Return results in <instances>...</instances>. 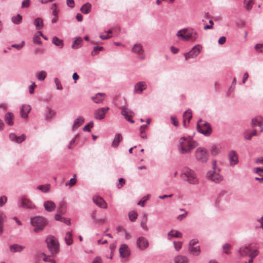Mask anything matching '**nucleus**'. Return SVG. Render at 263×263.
<instances>
[{
	"instance_id": "nucleus-6",
	"label": "nucleus",
	"mask_w": 263,
	"mask_h": 263,
	"mask_svg": "<svg viewBox=\"0 0 263 263\" xmlns=\"http://www.w3.org/2000/svg\"><path fill=\"white\" fill-rule=\"evenodd\" d=\"M47 247L52 254H57L59 251V243L58 240L52 236H49L46 239Z\"/></svg>"
},
{
	"instance_id": "nucleus-54",
	"label": "nucleus",
	"mask_w": 263,
	"mask_h": 263,
	"mask_svg": "<svg viewBox=\"0 0 263 263\" xmlns=\"http://www.w3.org/2000/svg\"><path fill=\"white\" fill-rule=\"evenodd\" d=\"M144 220L141 222V226L143 229H146L147 226H146V221H147V216L146 215H144Z\"/></svg>"
},
{
	"instance_id": "nucleus-63",
	"label": "nucleus",
	"mask_w": 263,
	"mask_h": 263,
	"mask_svg": "<svg viewBox=\"0 0 263 263\" xmlns=\"http://www.w3.org/2000/svg\"><path fill=\"white\" fill-rule=\"evenodd\" d=\"M24 42L23 41L21 44H13L12 45V47H14V48H16L17 49L19 50L20 49H21L23 46H24Z\"/></svg>"
},
{
	"instance_id": "nucleus-33",
	"label": "nucleus",
	"mask_w": 263,
	"mask_h": 263,
	"mask_svg": "<svg viewBox=\"0 0 263 263\" xmlns=\"http://www.w3.org/2000/svg\"><path fill=\"white\" fill-rule=\"evenodd\" d=\"M175 263H188L186 257L183 255H178L174 258Z\"/></svg>"
},
{
	"instance_id": "nucleus-61",
	"label": "nucleus",
	"mask_w": 263,
	"mask_h": 263,
	"mask_svg": "<svg viewBox=\"0 0 263 263\" xmlns=\"http://www.w3.org/2000/svg\"><path fill=\"white\" fill-rule=\"evenodd\" d=\"M66 4L68 6L71 8L74 7V2L73 0H66Z\"/></svg>"
},
{
	"instance_id": "nucleus-18",
	"label": "nucleus",
	"mask_w": 263,
	"mask_h": 263,
	"mask_svg": "<svg viewBox=\"0 0 263 263\" xmlns=\"http://www.w3.org/2000/svg\"><path fill=\"white\" fill-rule=\"evenodd\" d=\"M229 160L230 165L233 166L238 162V156L235 151H231L229 154Z\"/></svg>"
},
{
	"instance_id": "nucleus-7",
	"label": "nucleus",
	"mask_w": 263,
	"mask_h": 263,
	"mask_svg": "<svg viewBox=\"0 0 263 263\" xmlns=\"http://www.w3.org/2000/svg\"><path fill=\"white\" fill-rule=\"evenodd\" d=\"M201 120H199L198 122L197 129L198 132L203 135L208 136L211 135L212 128L208 123H200Z\"/></svg>"
},
{
	"instance_id": "nucleus-4",
	"label": "nucleus",
	"mask_w": 263,
	"mask_h": 263,
	"mask_svg": "<svg viewBox=\"0 0 263 263\" xmlns=\"http://www.w3.org/2000/svg\"><path fill=\"white\" fill-rule=\"evenodd\" d=\"M181 177L191 184H196L198 181L194 172L189 168L182 170Z\"/></svg>"
},
{
	"instance_id": "nucleus-30",
	"label": "nucleus",
	"mask_w": 263,
	"mask_h": 263,
	"mask_svg": "<svg viewBox=\"0 0 263 263\" xmlns=\"http://www.w3.org/2000/svg\"><path fill=\"white\" fill-rule=\"evenodd\" d=\"M66 204L64 201H61L58 205L57 212L61 214H64L66 212Z\"/></svg>"
},
{
	"instance_id": "nucleus-19",
	"label": "nucleus",
	"mask_w": 263,
	"mask_h": 263,
	"mask_svg": "<svg viewBox=\"0 0 263 263\" xmlns=\"http://www.w3.org/2000/svg\"><path fill=\"white\" fill-rule=\"evenodd\" d=\"M31 110L30 106L28 105H23L20 110L21 116L23 118H27L28 114Z\"/></svg>"
},
{
	"instance_id": "nucleus-28",
	"label": "nucleus",
	"mask_w": 263,
	"mask_h": 263,
	"mask_svg": "<svg viewBox=\"0 0 263 263\" xmlns=\"http://www.w3.org/2000/svg\"><path fill=\"white\" fill-rule=\"evenodd\" d=\"M46 109L47 112L45 115V117L46 120H50L55 116V111L50 107H47Z\"/></svg>"
},
{
	"instance_id": "nucleus-2",
	"label": "nucleus",
	"mask_w": 263,
	"mask_h": 263,
	"mask_svg": "<svg viewBox=\"0 0 263 263\" xmlns=\"http://www.w3.org/2000/svg\"><path fill=\"white\" fill-rule=\"evenodd\" d=\"M176 35L184 41H195L198 37V33L194 30L184 29L177 32Z\"/></svg>"
},
{
	"instance_id": "nucleus-57",
	"label": "nucleus",
	"mask_w": 263,
	"mask_h": 263,
	"mask_svg": "<svg viewBox=\"0 0 263 263\" xmlns=\"http://www.w3.org/2000/svg\"><path fill=\"white\" fill-rule=\"evenodd\" d=\"M174 244L175 248L176 250V251H179L181 249V246H182V243L181 242L174 241Z\"/></svg>"
},
{
	"instance_id": "nucleus-52",
	"label": "nucleus",
	"mask_w": 263,
	"mask_h": 263,
	"mask_svg": "<svg viewBox=\"0 0 263 263\" xmlns=\"http://www.w3.org/2000/svg\"><path fill=\"white\" fill-rule=\"evenodd\" d=\"M124 179L123 178H121L119 179V183L117 185V186L119 189H120L124 185Z\"/></svg>"
},
{
	"instance_id": "nucleus-46",
	"label": "nucleus",
	"mask_w": 263,
	"mask_h": 263,
	"mask_svg": "<svg viewBox=\"0 0 263 263\" xmlns=\"http://www.w3.org/2000/svg\"><path fill=\"white\" fill-rule=\"evenodd\" d=\"M93 125V123L92 121L90 122L87 125H86L84 127L83 130L84 132H90V128L92 127Z\"/></svg>"
},
{
	"instance_id": "nucleus-38",
	"label": "nucleus",
	"mask_w": 263,
	"mask_h": 263,
	"mask_svg": "<svg viewBox=\"0 0 263 263\" xmlns=\"http://www.w3.org/2000/svg\"><path fill=\"white\" fill-rule=\"evenodd\" d=\"M257 134L256 130H253L252 132L249 133L248 131H246L244 133V137L248 140H251L253 136H255Z\"/></svg>"
},
{
	"instance_id": "nucleus-41",
	"label": "nucleus",
	"mask_w": 263,
	"mask_h": 263,
	"mask_svg": "<svg viewBox=\"0 0 263 263\" xmlns=\"http://www.w3.org/2000/svg\"><path fill=\"white\" fill-rule=\"evenodd\" d=\"M50 186V184L40 185L37 187V189L44 193H47L49 191Z\"/></svg>"
},
{
	"instance_id": "nucleus-34",
	"label": "nucleus",
	"mask_w": 263,
	"mask_h": 263,
	"mask_svg": "<svg viewBox=\"0 0 263 263\" xmlns=\"http://www.w3.org/2000/svg\"><path fill=\"white\" fill-rule=\"evenodd\" d=\"M72 232H67L65 234V243L68 246H70L73 243V239L72 238Z\"/></svg>"
},
{
	"instance_id": "nucleus-50",
	"label": "nucleus",
	"mask_w": 263,
	"mask_h": 263,
	"mask_svg": "<svg viewBox=\"0 0 263 263\" xmlns=\"http://www.w3.org/2000/svg\"><path fill=\"white\" fill-rule=\"evenodd\" d=\"M30 5V0H24L22 4V8H28L29 7Z\"/></svg>"
},
{
	"instance_id": "nucleus-32",
	"label": "nucleus",
	"mask_w": 263,
	"mask_h": 263,
	"mask_svg": "<svg viewBox=\"0 0 263 263\" xmlns=\"http://www.w3.org/2000/svg\"><path fill=\"white\" fill-rule=\"evenodd\" d=\"M91 9V4L90 3H87L82 6L80 9V10L84 14H88L90 12Z\"/></svg>"
},
{
	"instance_id": "nucleus-16",
	"label": "nucleus",
	"mask_w": 263,
	"mask_h": 263,
	"mask_svg": "<svg viewBox=\"0 0 263 263\" xmlns=\"http://www.w3.org/2000/svg\"><path fill=\"white\" fill-rule=\"evenodd\" d=\"M18 203L20 206L25 209H33L34 206L33 203L26 198H22Z\"/></svg>"
},
{
	"instance_id": "nucleus-12",
	"label": "nucleus",
	"mask_w": 263,
	"mask_h": 263,
	"mask_svg": "<svg viewBox=\"0 0 263 263\" xmlns=\"http://www.w3.org/2000/svg\"><path fill=\"white\" fill-rule=\"evenodd\" d=\"M121 114L124 117L125 119L129 122L132 123H134L135 122L134 120L131 119V118L134 116L135 114L132 110H131L129 108H123Z\"/></svg>"
},
{
	"instance_id": "nucleus-44",
	"label": "nucleus",
	"mask_w": 263,
	"mask_h": 263,
	"mask_svg": "<svg viewBox=\"0 0 263 263\" xmlns=\"http://www.w3.org/2000/svg\"><path fill=\"white\" fill-rule=\"evenodd\" d=\"M245 8L247 10H250L252 8V5L254 3V0H245Z\"/></svg>"
},
{
	"instance_id": "nucleus-42",
	"label": "nucleus",
	"mask_w": 263,
	"mask_h": 263,
	"mask_svg": "<svg viewBox=\"0 0 263 263\" xmlns=\"http://www.w3.org/2000/svg\"><path fill=\"white\" fill-rule=\"evenodd\" d=\"M133 52L136 53H140L142 51V48L140 44H135L132 48Z\"/></svg>"
},
{
	"instance_id": "nucleus-51",
	"label": "nucleus",
	"mask_w": 263,
	"mask_h": 263,
	"mask_svg": "<svg viewBox=\"0 0 263 263\" xmlns=\"http://www.w3.org/2000/svg\"><path fill=\"white\" fill-rule=\"evenodd\" d=\"M220 152V149L216 146H213L211 148V153L212 154L216 155Z\"/></svg>"
},
{
	"instance_id": "nucleus-23",
	"label": "nucleus",
	"mask_w": 263,
	"mask_h": 263,
	"mask_svg": "<svg viewBox=\"0 0 263 263\" xmlns=\"http://www.w3.org/2000/svg\"><path fill=\"white\" fill-rule=\"evenodd\" d=\"M183 123L184 125L185 126L186 125V123H189L192 117V111L190 109H188L185 111L183 114Z\"/></svg>"
},
{
	"instance_id": "nucleus-49",
	"label": "nucleus",
	"mask_w": 263,
	"mask_h": 263,
	"mask_svg": "<svg viewBox=\"0 0 263 263\" xmlns=\"http://www.w3.org/2000/svg\"><path fill=\"white\" fill-rule=\"evenodd\" d=\"M76 177V175H74L73 178L70 179V180H69V181L68 182L66 183V185H67L68 184H69L70 186L74 185L76 183V180L75 178Z\"/></svg>"
},
{
	"instance_id": "nucleus-39",
	"label": "nucleus",
	"mask_w": 263,
	"mask_h": 263,
	"mask_svg": "<svg viewBox=\"0 0 263 263\" xmlns=\"http://www.w3.org/2000/svg\"><path fill=\"white\" fill-rule=\"evenodd\" d=\"M12 22L15 24H20L22 21V17L20 14H17L16 16H14L11 18Z\"/></svg>"
},
{
	"instance_id": "nucleus-17",
	"label": "nucleus",
	"mask_w": 263,
	"mask_h": 263,
	"mask_svg": "<svg viewBox=\"0 0 263 263\" xmlns=\"http://www.w3.org/2000/svg\"><path fill=\"white\" fill-rule=\"evenodd\" d=\"M9 138L12 141L17 143H21L25 140L26 136L25 134H22L20 136H17L14 133H11L9 135Z\"/></svg>"
},
{
	"instance_id": "nucleus-10",
	"label": "nucleus",
	"mask_w": 263,
	"mask_h": 263,
	"mask_svg": "<svg viewBox=\"0 0 263 263\" xmlns=\"http://www.w3.org/2000/svg\"><path fill=\"white\" fill-rule=\"evenodd\" d=\"M199 47V45L195 46L192 48L190 52L185 53L184 55L185 60H188L190 59L196 58L200 52Z\"/></svg>"
},
{
	"instance_id": "nucleus-56",
	"label": "nucleus",
	"mask_w": 263,
	"mask_h": 263,
	"mask_svg": "<svg viewBox=\"0 0 263 263\" xmlns=\"http://www.w3.org/2000/svg\"><path fill=\"white\" fill-rule=\"evenodd\" d=\"M263 45L261 44H257L255 46V49L259 52H262Z\"/></svg>"
},
{
	"instance_id": "nucleus-14",
	"label": "nucleus",
	"mask_w": 263,
	"mask_h": 263,
	"mask_svg": "<svg viewBox=\"0 0 263 263\" xmlns=\"http://www.w3.org/2000/svg\"><path fill=\"white\" fill-rule=\"evenodd\" d=\"M93 201L98 206L106 209L107 208V203L105 201L99 196H95L93 197Z\"/></svg>"
},
{
	"instance_id": "nucleus-58",
	"label": "nucleus",
	"mask_w": 263,
	"mask_h": 263,
	"mask_svg": "<svg viewBox=\"0 0 263 263\" xmlns=\"http://www.w3.org/2000/svg\"><path fill=\"white\" fill-rule=\"evenodd\" d=\"M35 86V83L34 82H31V84L29 86L28 89L30 93L32 94L34 92V87Z\"/></svg>"
},
{
	"instance_id": "nucleus-24",
	"label": "nucleus",
	"mask_w": 263,
	"mask_h": 263,
	"mask_svg": "<svg viewBox=\"0 0 263 263\" xmlns=\"http://www.w3.org/2000/svg\"><path fill=\"white\" fill-rule=\"evenodd\" d=\"M105 97L104 93H98L95 97H92V99L96 103H101L103 102Z\"/></svg>"
},
{
	"instance_id": "nucleus-29",
	"label": "nucleus",
	"mask_w": 263,
	"mask_h": 263,
	"mask_svg": "<svg viewBox=\"0 0 263 263\" xmlns=\"http://www.w3.org/2000/svg\"><path fill=\"white\" fill-rule=\"evenodd\" d=\"M24 248L25 247L23 246H21L17 244H14L10 247V251L13 253L17 252H20L24 249Z\"/></svg>"
},
{
	"instance_id": "nucleus-36",
	"label": "nucleus",
	"mask_w": 263,
	"mask_h": 263,
	"mask_svg": "<svg viewBox=\"0 0 263 263\" xmlns=\"http://www.w3.org/2000/svg\"><path fill=\"white\" fill-rule=\"evenodd\" d=\"M34 24L37 30H40L43 27V21L41 18H37L34 20Z\"/></svg>"
},
{
	"instance_id": "nucleus-45",
	"label": "nucleus",
	"mask_w": 263,
	"mask_h": 263,
	"mask_svg": "<svg viewBox=\"0 0 263 263\" xmlns=\"http://www.w3.org/2000/svg\"><path fill=\"white\" fill-rule=\"evenodd\" d=\"M5 216L0 213V235L2 234L3 232L2 222L5 220Z\"/></svg>"
},
{
	"instance_id": "nucleus-64",
	"label": "nucleus",
	"mask_w": 263,
	"mask_h": 263,
	"mask_svg": "<svg viewBox=\"0 0 263 263\" xmlns=\"http://www.w3.org/2000/svg\"><path fill=\"white\" fill-rule=\"evenodd\" d=\"M187 214V212H185L184 213L176 217V219L179 221H181V220H182L183 218H184L186 216Z\"/></svg>"
},
{
	"instance_id": "nucleus-15",
	"label": "nucleus",
	"mask_w": 263,
	"mask_h": 263,
	"mask_svg": "<svg viewBox=\"0 0 263 263\" xmlns=\"http://www.w3.org/2000/svg\"><path fill=\"white\" fill-rule=\"evenodd\" d=\"M146 87L147 85L144 82H138L135 85L134 91L137 93L141 94L144 90L146 89Z\"/></svg>"
},
{
	"instance_id": "nucleus-62",
	"label": "nucleus",
	"mask_w": 263,
	"mask_h": 263,
	"mask_svg": "<svg viewBox=\"0 0 263 263\" xmlns=\"http://www.w3.org/2000/svg\"><path fill=\"white\" fill-rule=\"evenodd\" d=\"M174 234H172V237L176 238H181L182 236V234L178 231H174Z\"/></svg>"
},
{
	"instance_id": "nucleus-21",
	"label": "nucleus",
	"mask_w": 263,
	"mask_h": 263,
	"mask_svg": "<svg viewBox=\"0 0 263 263\" xmlns=\"http://www.w3.org/2000/svg\"><path fill=\"white\" fill-rule=\"evenodd\" d=\"M5 122L9 126L14 124V115L12 112H9L6 114L4 117Z\"/></svg>"
},
{
	"instance_id": "nucleus-8",
	"label": "nucleus",
	"mask_w": 263,
	"mask_h": 263,
	"mask_svg": "<svg viewBox=\"0 0 263 263\" xmlns=\"http://www.w3.org/2000/svg\"><path fill=\"white\" fill-rule=\"evenodd\" d=\"M195 157L198 161L206 162L208 160V154L206 149L203 147L198 148L195 152Z\"/></svg>"
},
{
	"instance_id": "nucleus-11",
	"label": "nucleus",
	"mask_w": 263,
	"mask_h": 263,
	"mask_svg": "<svg viewBox=\"0 0 263 263\" xmlns=\"http://www.w3.org/2000/svg\"><path fill=\"white\" fill-rule=\"evenodd\" d=\"M121 114L124 117L125 119L129 122L132 123H134L135 122L134 120L131 119V118L134 116L135 114L132 110H131L129 108H123Z\"/></svg>"
},
{
	"instance_id": "nucleus-9",
	"label": "nucleus",
	"mask_w": 263,
	"mask_h": 263,
	"mask_svg": "<svg viewBox=\"0 0 263 263\" xmlns=\"http://www.w3.org/2000/svg\"><path fill=\"white\" fill-rule=\"evenodd\" d=\"M109 110V107H102L94 111V117L96 120H101L105 118V114Z\"/></svg>"
},
{
	"instance_id": "nucleus-55",
	"label": "nucleus",
	"mask_w": 263,
	"mask_h": 263,
	"mask_svg": "<svg viewBox=\"0 0 263 263\" xmlns=\"http://www.w3.org/2000/svg\"><path fill=\"white\" fill-rule=\"evenodd\" d=\"M148 198H149V196H148L146 197H145V199H141V200H140L139 201V202L138 203V204L139 205H140V206H142V207L144 206L145 202L148 199Z\"/></svg>"
},
{
	"instance_id": "nucleus-26",
	"label": "nucleus",
	"mask_w": 263,
	"mask_h": 263,
	"mask_svg": "<svg viewBox=\"0 0 263 263\" xmlns=\"http://www.w3.org/2000/svg\"><path fill=\"white\" fill-rule=\"evenodd\" d=\"M250 250H251V249L250 248L249 246H244V247H241L239 249V253L241 256H247V255L249 256V253L250 252Z\"/></svg>"
},
{
	"instance_id": "nucleus-5",
	"label": "nucleus",
	"mask_w": 263,
	"mask_h": 263,
	"mask_svg": "<svg viewBox=\"0 0 263 263\" xmlns=\"http://www.w3.org/2000/svg\"><path fill=\"white\" fill-rule=\"evenodd\" d=\"M31 224L35 228L34 231L36 233L43 230L47 224L46 220L43 217L36 216L32 218L30 220Z\"/></svg>"
},
{
	"instance_id": "nucleus-43",
	"label": "nucleus",
	"mask_w": 263,
	"mask_h": 263,
	"mask_svg": "<svg viewBox=\"0 0 263 263\" xmlns=\"http://www.w3.org/2000/svg\"><path fill=\"white\" fill-rule=\"evenodd\" d=\"M36 76L38 80L43 81L46 77V73L44 71H41L37 73Z\"/></svg>"
},
{
	"instance_id": "nucleus-22",
	"label": "nucleus",
	"mask_w": 263,
	"mask_h": 263,
	"mask_svg": "<svg viewBox=\"0 0 263 263\" xmlns=\"http://www.w3.org/2000/svg\"><path fill=\"white\" fill-rule=\"evenodd\" d=\"M119 252L121 255L124 258L128 256L129 254L128 248L125 244H123L121 246Z\"/></svg>"
},
{
	"instance_id": "nucleus-59",
	"label": "nucleus",
	"mask_w": 263,
	"mask_h": 263,
	"mask_svg": "<svg viewBox=\"0 0 263 263\" xmlns=\"http://www.w3.org/2000/svg\"><path fill=\"white\" fill-rule=\"evenodd\" d=\"M7 197L5 196L0 197V206H3L7 202Z\"/></svg>"
},
{
	"instance_id": "nucleus-48",
	"label": "nucleus",
	"mask_w": 263,
	"mask_h": 263,
	"mask_svg": "<svg viewBox=\"0 0 263 263\" xmlns=\"http://www.w3.org/2000/svg\"><path fill=\"white\" fill-rule=\"evenodd\" d=\"M138 214L136 212H133L129 214V218L130 221H134L137 218Z\"/></svg>"
},
{
	"instance_id": "nucleus-37",
	"label": "nucleus",
	"mask_w": 263,
	"mask_h": 263,
	"mask_svg": "<svg viewBox=\"0 0 263 263\" xmlns=\"http://www.w3.org/2000/svg\"><path fill=\"white\" fill-rule=\"evenodd\" d=\"M52 43L57 46H59L60 48H62L63 46V40L59 39L57 36H54L52 38Z\"/></svg>"
},
{
	"instance_id": "nucleus-13",
	"label": "nucleus",
	"mask_w": 263,
	"mask_h": 263,
	"mask_svg": "<svg viewBox=\"0 0 263 263\" xmlns=\"http://www.w3.org/2000/svg\"><path fill=\"white\" fill-rule=\"evenodd\" d=\"M137 245L140 250H143L148 247V242L145 238L143 237H140L137 239Z\"/></svg>"
},
{
	"instance_id": "nucleus-35",
	"label": "nucleus",
	"mask_w": 263,
	"mask_h": 263,
	"mask_svg": "<svg viewBox=\"0 0 263 263\" xmlns=\"http://www.w3.org/2000/svg\"><path fill=\"white\" fill-rule=\"evenodd\" d=\"M189 251L191 254L195 256H197L200 253V247L199 246L195 247H189Z\"/></svg>"
},
{
	"instance_id": "nucleus-53",
	"label": "nucleus",
	"mask_w": 263,
	"mask_h": 263,
	"mask_svg": "<svg viewBox=\"0 0 263 263\" xmlns=\"http://www.w3.org/2000/svg\"><path fill=\"white\" fill-rule=\"evenodd\" d=\"M258 254V250H254L253 251H251V250H250V252L249 253V256L250 258H254V257L257 256Z\"/></svg>"
},
{
	"instance_id": "nucleus-47",
	"label": "nucleus",
	"mask_w": 263,
	"mask_h": 263,
	"mask_svg": "<svg viewBox=\"0 0 263 263\" xmlns=\"http://www.w3.org/2000/svg\"><path fill=\"white\" fill-rule=\"evenodd\" d=\"M103 47L102 46H96L94 47L93 50L91 51L92 55L94 56L98 53V51L103 50Z\"/></svg>"
},
{
	"instance_id": "nucleus-60",
	"label": "nucleus",
	"mask_w": 263,
	"mask_h": 263,
	"mask_svg": "<svg viewBox=\"0 0 263 263\" xmlns=\"http://www.w3.org/2000/svg\"><path fill=\"white\" fill-rule=\"evenodd\" d=\"M33 41L35 44H40L41 43V39L37 35H35L33 38Z\"/></svg>"
},
{
	"instance_id": "nucleus-40",
	"label": "nucleus",
	"mask_w": 263,
	"mask_h": 263,
	"mask_svg": "<svg viewBox=\"0 0 263 263\" xmlns=\"http://www.w3.org/2000/svg\"><path fill=\"white\" fill-rule=\"evenodd\" d=\"M262 124H263L262 122L261 121H258L257 118H253L252 120V126L253 127H254L256 125H258V126L261 127L260 131V132H262L263 131V128L261 127V126L262 125Z\"/></svg>"
},
{
	"instance_id": "nucleus-27",
	"label": "nucleus",
	"mask_w": 263,
	"mask_h": 263,
	"mask_svg": "<svg viewBox=\"0 0 263 263\" xmlns=\"http://www.w3.org/2000/svg\"><path fill=\"white\" fill-rule=\"evenodd\" d=\"M83 40L80 37H77L74 39L73 43L71 46L73 49H78L81 47Z\"/></svg>"
},
{
	"instance_id": "nucleus-3",
	"label": "nucleus",
	"mask_w": 263,
	"mask_h": 263,
	"mask_svg": "<svg viewBox=\"0 0 263 263\" xmlns=\"http://www.w3.org/2000/svg\"><path fill=\"white\" fill-rule=\"evenodd\" d=\"M212 166L213 170L209 171L207 173L206 176L211 181L215 183H219L222 180L223 178L222 176L219 174L220 169L216 168V161H213Z\"/></svg>"
},
{
	"instance_id": "nucleus-20",
	"label": "nucleus",
	"mask_w": 263,
	"mask_h": 263,
	"mask_svg": "<svg viewBox=\"0 0 263 263\" xmlns=\"http://www.w3.org/2000/svg\"><path fill=\"white\" fill-rule=\"evenodd\" d=\"M44 206L45 210L49 212H53L56 208L55 204L51 201H46L44 203Z\"/></svg>"
},
{
	"instance_id": "nucleus-25",
	"label": "nucleus",
	"mask_w": 263,
	"mask_h": 263,
	"mask_svg": "<svg viewBox=\"0 0 263 263\" xmlns=\"http://www.w3.org/2000/svg\"><path fill=\"white\" fill-rule=\"evenodd\" d=\"M84 122V118L82 116H79L73 124L72 129L80 127Z\"/></svg>"
},
{
	"instance_id": "nucleus-1",
	"label": "nucleus",
	"mask_w": 263,
	"mask_h": 263,
	"mask_svg": "<svg viewBox=\"0 0 263 263\" xmlns=\"http://www.w3.org/2000/svg\"><path fill=\"white\" fill-rule=\"evenodd\" d=\"M198 146V143L190 137H182L179 140L178 149L181 154L190 153Z\"/></svg>"
},
{
	"instance_id": "nucleus-31",
	"label": "nucleus",
	"mask_w": 263,
	"mask_h": 263,
	"mask_svg": "<svg viewBox=\"0 0 263 263\" xmlns=\"http://www.w3.org/2000/svg\"><path fill=\"white\" fill-rule=\"evenodd\" d=\"M122 140V136L120 134H116L114 141L112 142V146L115 147H117Z\"/></svg>"
}]
</instances>
